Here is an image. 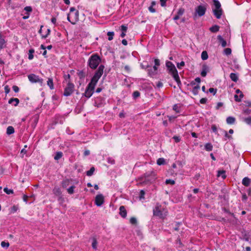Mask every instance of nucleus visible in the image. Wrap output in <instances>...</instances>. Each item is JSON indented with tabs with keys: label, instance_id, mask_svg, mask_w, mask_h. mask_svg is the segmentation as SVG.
I'll list each match as a JSON object with an SVG mask.
<instances>
[{
	"label": "nucleus",
	"instance_id": "f257e3e1",
	"mask_svg": "<svg viewBox=\"0 0 251 251\" xmlns=\"http://www.w3.org/2000/svg\"><path fill=\"white\" fill-rule=\"evenodd\" d=\"M153 214L154 216L164 219L168 214V211L161 205L157 203L153 209Z\"/></svg>",
	"mask_w": 251,
	"mask_h": 251
},
{
	"label": "nucleus",
	"instance_id": "f03ea898",
	"mask_svg": "<svg viewBox=\"0 0 251 251\" xmlns=\"http://www.w3.org/2000/svg\"><path fill=\"white\" fill-rule=\"evenodd\" d=\"M101 58L97 53L93 54L88 60V66L92 69H96L101 62Z\"/></svg>",
	"mask_w": 251,
	"mask_h": 251
},
{
	"label": "nucleus",
	"instance_id": "7ed1b4c3",
	"mask_svg": "<svg viewBox=\"0 0 251 251\" xmlns=\"http://www.w3.org/2000/svg\"><path fill=\"white\" fill-rule=\"evenodd\" d=\"M67 20L73 25L76 24L79 20V12L75 7H71L70 12L67 16Z\"/></svg>",
	"mask_w": 251,
	"mask_h": 251
},
{
	"label": "nucleus",
	"instance_id": "20e7f679",
	"mask_svg": "<svg viewBox=\"0 0 251 251\" xmlns=\"http://www.w3.org/2000/svg\"><path fill=\"white\" fill-rule=\"evenodd\" d=\"M144 179V182L145 183H152L157 179V174L153 171H149L144 174L141 177Z\"/></svg>",
	"mask_w": 251,
	"mask_h": 251
},
{
	"label": "nucleus",
	"instance_id": "39448f33",
	"mask_svg": "<svg viewBox=\"0 0 251 251\" xmlns=\"http://www.w3.org/2000/svg\"><path fill=\"white\" fill-rule=\"evenodd\" d=\"M104 69V66L103 65H100L99 66L98 69L96 71L94 75L91 78L90 82L97 84L98 80L101 77V75L103 73V70Z\"/></svg>",
	"mask_w": 251,
	"mask_h": 251
},
{
	"label": "nucleus",
	"instance_id": "423d86ee",
	"mask_svg": "<svg viewBox=\"0 0 251 251\" xmlns=\"http://www.w3.org/2000/svg\"><path fill=\"white\" fill-rule=\"evenodd\" d=\"M207 8L206 5H200L195 8V11L193 14V18L196 20L198 17L203 16L206 12Z\"/></svg>",
	"mask_w": 251,
	"mask_h": 251
},
{
	"label": "nucleus",
	"instance_id": "0eeeda50",
	"mask_svg": "<svg viewBox=\"0 0 251 251\" xmlns=\"http://www.w3.org/2000/svg\"><path fill=\"white\" fill-rule=\"evenodd\" d=\"M29 81L31 83H38L41 86L43 85L44 80L38 75L31 74L27 76Z\"/></svg>",
	"mask_w": 251,
	"mask_h": 251
},
{
	"label": "nucleus",
	"instance_id": "6e6552de",
	"mask_svg": "<svg viewBox=\"0 0 251 251\" xmlns=\"http://www.w3.org/2000/svg\"><path fill=\"white\" fill-rule=\"evenodd\" d=\"M96 84L94 83H90L88 84L86 87L85 91L84 93V95L87 98H90L94 93V89L96 86Z\"/></svg>",
	"mask_w": 251,
	"mask_h": 251
},
{
	"label": "nucleus",
	"instance_id": "1a4fd4ad",
	"mask_svg": "<svg viewBox=\"0 0 251 251\" xmlns=\"http://www.w3.org/2000/svg\"><path fill=\"white\" fill-rule=\"evenodd\" d=\"M75 90V85L69 81L67 83V86L64 89V95L68 97L71 95Z\"/></svg>",
	"mask_w": 251,
	"mask_h": 251
},
{
	"label": "nucleus",
	"instance_id": "9d476101",
	"mask_svg": "<svg viewBox=\"0 0 251 251\" xmlns=\"http://www.w3.org/2000/svg\"><path fill=\"white\" fill-rule=\"evenodd\" d=\"M166 66L168 70V73L172 75L177 72L175 65L171 61H167Z\"/></svg>",
	"mask_w": 251,
	"mask_h": 251
},
{
	"label": "nucleus",
	"instance_id": "9b49d317",
	"mask_svg": "<svg viewBox=\"0 0 251 251\" xmlns=\"http://www.w3.org/2000/svg\"><path fill=\"white\" fill-rule=\"evenodd\" d=\"M104 197L102 194H99L96 196L95 203L98 206H100L104 203Z\"/></svg>",
	"mask_w": 251,
	"mask_h": 251
},
{
	"label": "nucleus",
	"instance_id": "f8f14e48",
	"mask_svg": "<svg viewBox=\"0 0 251 251\" xmlns=\"http://www.w3.org/2000/svg\"><path fill=\"white\" fill-rule=\"evenodd\" d=\"M213 12L214 16L216 17L217 19H220L221 18V16L223 14V10L222 8L217 9H213Z\"/></svg>",
	"mask_w": 251,
	"mask_h": 251
},
{
	"label": "nucleus",
	"instance_id": "ddd939ff",
	"mask_svg": "<svg viewBox=\"0 0 251 251\" xmlns=\"http://www.w3.org/2000/svg\"><path fill=\"white\" fill-rule=\"evenodd\" d=\"M38 120H39V116L37 115H34V116H33L32 117V118L31 119V126L33 128H34L36 127L37 124L38 122Z\"/></svg>",
	"mask_w": 251,
	"mask_h": 251
},
{
	"label": "nucleus",
	"instance_id": "4468645a",
	"mask_svg": "<svg viewBox=\"0 0 251 251\" xmlns=\"http://www.w3.org/2000/svg\"><path fill=\"white\" fill-rule=\"evenodd\" d=\"M119 214L121 216L124 218H126L127 215V211L124 206H121L119 208Z\"/></svg>",
	"mask_w": 251,
	"mask_h": 251
},
{
	"label": "nucleus",
	"instance_id": "2eb2a0df",
	"mask_svg": "<svg viewBox=\"0 0 251 251\" xmlns=\"http://www.w3.org/2000/svg\"><path fill=\"white\" fill-rule=\"evenodd\" d=\"M208 71H209L208 66L206 64L203 65L202 67V71L201 73V75L202 77L206 76L207 73Z\"/></svg>",
	"mask_w": 251,
	"mask_h": 251
},
{
	"label": "nucleus",
	"instance_id": "dca6fc26",
	"mask_svg": "<svg viewBox=\"0 0 251 251\" xmlns=\"http://www.w3.org/2000/svg\"><path fill=\"white\" fill-rule=\"evenodd\" d=\"M217 39L222 47L224 48L227 46L226 41L221 35H218Z\"/></svg>",
	"mask_w": 251,
	"mask_h": 251
},
{
	"label": "nucleus",
	"instance_id": "f3484780",
	"mask_svg": "<svg viewBox=\"0 0 251 251\" xmlns=\"http://www.w3.org/2000/svg\"><path fill=\"white\" fill-rule=\"evenodd\" d=\"M242 184L246 187H248L251 183V180L248 177H245L242 179Z\"/></svg>",
	"mask_w": 251,
	"mask_h": 251
},
{
	"label": "nucleus",
	"instance_id": "a211bd4d",
	"mask_svg": "<svg viewBox=\"0 0 251 251\" xmlns=\"http://www.w3.org/2000/svg\"><path fill=\"white\" fill-rule=\"evenodd\" d=\"M156 3L155 1H152L151 2V5L149 7L148 9L149 11L152 13H154L156 12V10L155 8H154V6L156 5Z\"/></svg>",
	"mask_w": 251,
	"mask_h": 251
},
{
	"label": "nucleus",
	"instance_id": "6ab92c4d",
	"mask_svg": "<svg viewBox=\"0 0 251 251\" xmlns=\"http://www.w3.org/2000/svg\"><path fill=\"white\" fill-rule=\"evenodd\" d=\"M229 77L230 79L234 82H236L238 80V75L236 73H231Z\"/></svg>",
	"mask_w": 251,
	"mask_h": 251
},
{
	"label": "nucleus",
	"instance_id": "aec40b11",
	"mask_svg": "<svg viewBox=\"0 0 251 251\" xmlns=\"http://www.w3.org/2000/svg\"><path fill=\"white\" fill-rule=\"evenodd\" d=\"M15 102L14 104V106H16L18 105V104L19 103V100L18 98H11L8 100V103L9 104H12L13 102Z\"/></svg>",
	"mask_w": 251,
	"mask_h": 251
},
{
	"label": "nucleus",
	"instance_id": "412c9836",
	"mask_svg": "<svg viewBox=\"0 0 251 251\" xmlns=\"http://www.w3.org/2000/svg\"><path fill=\"white\" fill-rule=\"evenodd\" d=\"M5 41L1 33H0V50L3 49L5 46Z\"/></svg>",
	"mask_w": 251,
	"mask_h": 251
},
{
	"label": "nucleus",
	"instance_id": "4be33fe9",
	"mask_svg": "<svg viewBox=\"0 0 251 251\" xmlns=\"http://www.w3.org/2000/svg\"><path fill=\"white\" fill-rule=\"evenodd\" d=\"M200 89V86L199 84H197L196 86H195L192 90V92L194 94V95L196 96L198 94L199 91Z\"/></svg>",
	"mask_w": 251,
	"mask_h": 251
},
{
	"label": "nucleus",
	"instance_id": "5701e85b",
	"mask_svg": "<svg viewBox=\"0 0 251 251\" xmlns=\"http://www.w3.org/2000/svg\"><path fill=\"white\" fill-rule=\"evenodd\" d=\"M47 85L50 87V90L54 89V84L53 82V79L52 78H49L47 81Z\"/></svg>",
	"mask_w": 251,
	"mask_h": 251
},
{
	"label": "nucleus",
	"instance_id": "b1692460",
	"mask_svg": "<svg viewBox=\"0 0 251 251\" xmlns=\"http://www.w3.org/2000/svg\"><path fill=\"white\" fill-rule=\"evenodd\" d=\"M53 194L57 196H59L61 195L62 192L61 189L58 187H54L53 189Z\"/></svg>",
	"mask_w": 251,
	"mask_h": 251
},
{
	"label": "nucleus",
	"instance_id": "393cba45",
	"mask_svg": "<svg viewBox=\"0 0 251 251\" xmlns=\"http://www.w3.org/2000/svg\"><path fill=\"white\" fill-rule=\"evenodd\" d=\"M220 26L218 25H214L210 27L209 30L211 32L216 33L219 30Z\"/></svg>",
	"mask_w": 251,
	"mask_h": 251
},
{
	"label": "nucleus",
	"instance_id": "a878e982",
	"mask_svg": "<svg viewBox=\"0 0 251 251\" xmlns=\"http://www.w3.org/2000/svg\"><path fill=\"white\" fill-rule=\"evenodd\" d=\"M226 123L228 124H233L235 122V118L233 117H228L226 120Z\"/></svg>",
	"mask_w": 251,
	"mask_h": 251
},
{
	"label": "nucleus",
	"instance_id": "bb28decb",
	"mask_svg": "<svg viewBox=\"0 0 251 251\" xmlns=\"http://www.w3.org/2000/svg\"><path fill=\"white\" fill-rule=\"evenodd\" d=\"M204 149L206 151H211L213 150V146L210 143H207L204 145Z\"/></svg>",
	"mask_w": 251,
	"mask_h": 251
},
{
	"label": "nucleus",
	"instance_id": "cd10ccee",
	"mask_svg": "<svg viewBox=\"0 0 251 251\" xmlns=\"http://www.w3.org/2000/svg\"><path fill=\"white\" fill-rule=\"evenodd\" d=\"M15 130L12 126H9L6 129V133L8 135H10L14 133Z\"/></svg>",
	"mask_w": 251,
	"mask_h": 251
},
{
	"label": "nucleus",
	"instance_id": "c85d7f7f",
	"mask_svg": "<svg viewBox=\"0 0 251 251\" xmlns=\"http://www.w3.org/2000/svg\"><path fill=\"white\" fill-rule=\"evenodd\" d=\"M218 176H221L223 179L226 178V171L224 170H219L218 171Z\"/></svg>",
	"mask_w": 251,
	"mask_h": 251
},
{
	"label": "nucleus",
	"instance_id": "c756f323",
	"mask_svg": "<svg viewBox=\"0 0 251 251\" xmlns=\"http://www.w3.org/2000/svg\"><path fill=\"white\" fill-rule=\"evenodd\" d=\"M63 156V153L61 151H58L56 153L54 157V159L55 160L60 159Z\"/></svg>",
	"mask_w": 251,
	"mask_h": 251
},
{
	"label": "nucleus",
	"instance_id": "7c9ffc66",
	"mask_svg": "<svg viewBox=\"0 0 251 251\" xmlns=\"http://www.w3.org/2000/svg\"><path fill=\"white\" fill-rule=\"evenodd\" d=\"M215 9H219L221 8V5L220 2L218 0H213Z\"/></svg>",
	"mask_w": 251,
	"mask_h": 251
},
{
	"label": "nucleus",
	"instance_id": "2f4dec72",
	"mask_svg": "<svg viewBox=\"0 0 251 251\" xmlns=\"http://www.w3.org/2000/svg\"><path fill=\"white\" fill-rule=\"evenodd\" d=\"M208 57L207 52L206 51H203L201 52V58L203 60H206Z\"/></svg>",
	"mask_w": 251,
	"mask_h": 251
},
{
	"label": "nucleus",
	"instance_id": "473e14b6",
	"mask_svg": "<svg viewBox=\"0 0 251 251\" xmlns=\"http://www.w3.org/2000/svg\"><path fill=\"white\" fill-rule=\"evenodd\" d=\"M107 35L108 36V40L109 41H111L113 39L114 32L113 31H108L107 33Z\"/></svg>",
	"mask_w": 251,
	"mask_h": 251
},
{
	"label": "nucleus",
	"instance_id": "72a5a7b5",
	"mask_svg": "<svg viewBox=\"0 0 251 251\" xmlns=\"http://www.w3.org/2000/svg\"><path fill=\"white\" fill-rule=\"evenodd\" d=\"M231 52H232L231 49L229 48H226L224 50V54L227 55V56L230 55L231 54Z\"/></svg>",
	"mask_w": 251,
	"mask_h": 251
},
{
	"label": "nucleus",
	"instance_id": "f704fd0d",
	"mask_svg": "<svg viewBox=\"0 0 251 251\" xmlns=\"http://www.w3.org/2000/svg\"><path fill=\"white\" fill-rule=\"evenodd\" d=\"M222 210L225 213H226L228 214L229 215H230V216L233 217L234 218H236L234 213L230 212L228 209H226L225 207H223V208H222Z\"/></svg>",
	"mask_w": 251,
	"mask_h": 251
},
{
	"label": "nucleus",
	"instance_id": "c9c22d12",
	"mask_svg": "<svg viewBox=\"0 0 251 251\" xmlns=\"http://www.w3.org/2000/svg\"><path fill=\"white\" fill-rule=\"evenodd\" d=\"M70 183V180L68 179L63 180L62 182V186L63 188H66Z\"/></svg>",
	"mask_w": 251,
	"mask_h": 251
},
{
	"label": "nucleus",
	"instance_id": "e433bc0d",
	"mask_svg": "<svg viewBox=\"0 0 251 251\" xmlns=\"http://www.w3.org/2000/svg\"><path fill=\"white\" fill-rule=\"evenodd\" d=\"M34 52V50L32 49H30L29 50L28 52V59L29 60H32L33 58V53Z\"/></svg>",
	"mask_w": 251,
	"mask_h": 251
},
{
	"label": "nucleus",
	"instance_id": "4c0bfd02",
	"mask_svg": "<svg viewBox=\"0 0 251 251\" xmlns=\"http://www.w3.org/2000/svg\"><path fill=\"white\" fill-rule=\"evenodd\" d=\"M95 171V168L92 167L90 168V169L86 172V175L87 176H91Z\"/></svg>",
	"mask_w": 251,
	"mask_h": 251
},
{
	"label": "nucleus",
	"instance_id": "58836bf2",
	"mask_svg": "<svg viewBox=\"0 0 251 251\" xmlns=\"http://www.w3.org/2000/svg\"><path fill=\"white\" fill-rule=\"evenodd\" d=\"M148 72L149 75L151 77L153 76L154 75H155L157 74L156 72H154L153 70H152V68H150V69H149L148 70Z\"/></svg>",
	"mask_w": 251,
	"mask_h": 251
},
{
	"label": "nucleus",
	"instance_id": "ea45409f",
	"mask_svg": "<svg viewBox=\"0 0 251 251\" xmlns=\"http://www.w3.org/2000/svg\"><path fill=\"white\" fill-rule=\"evenodd\" d=\"M97 241L96 238L94 237L93 238V241L92 243V246L94 249H96L97 248Z\"/></svg>",
	"mask_w": 251,
	"mask_h": 251
},
{
	"label": "nucleus",
	"instance_id": "a19ab883",
	"mask_svg": "<svg viewBox=\"0 0 251 251\" xmlns=\"http://www.w3.org/2000/svg\"><path fill=\"white\" fill-rule=\"evenodd\" d=\"M165 161L163 158H159L157 160V164L158 165H161L165 164Z\"/></svg>",
	"mask_w": 251,
	"mask_h": 251
},
{
	"label": "nucleus",
	"instance_id": "79ce46f5",
	"mask_svg": "<svg viewBox=\"0 0 251 251\" xmlns=\"http://www.w3.org/2000/svg\"><path fill=\"white\" fill-rule=\"evenodd\" d=\"M130 223L133 225H136L137 224V221L136 218L133 217H131L129 220Z\"/></svg>",
	"mask_w": 251,
	"mask_h": 251
},
{
	"label": "nucleus",
	"instance_id": "37998d69",
	"mask_svg": "<svg viewBox=\"0 0 251 251\" xmlns=\"http://www.w3.org/2000/svg\"><path fill=\"white\" fill-rule=\"evenodd\" d=\"M171 75L176 81L180 79L179 76L178 74V72H176L175 73L172 74Z\"/></svg>",
	"mask_w": 251,
	"mask_h": 251
},
{
	"label": "nucleus",
	"instance_id": "c03bdc74",
	"mask_svg": "<svg viewBox=\"0 0 251 251\" xmlns=\"http://www.w3.org/2000/svg\"><path fill=\"white\" fill-rule=\"evenodd\" d=\"M184 12H185V10L184 8H180L178 9L176 15L180 17V16H182L184 14Z\"/></svg>",
	"mask_w": 251,
	"mask_h": 251
},
{
	"label": "nucleus",
	"instance_id": "a18cd8bd",
	"mask_svg": "<svg viewBox=\"0 0 251 251\" xmlns=\"http://www.w3.org/2000/svg\"><path fill=\"white\" fill-rule=\"evenodd\" d=\"M75 188V186L74 185H72L70 187L67 189V192L69 194H73L74 193V189Z\"/></svg>",
	"mask_w": 251,
	"mask_h": 251
},
{
	"label": "nucleus",
	"instance_id": "49530a36",
	"mask_svg": "<svg viewBox=\"0 0 251 251\" xmlns=\"http://www.w3.org/2000/svg\"><path fill=\"white\" fill-rule=\"evenodd\" d=\"M4 192L8 195L13 193V190L12 189H9L7 187H5L3 189Z\"/></svg>",
	"mask_w": 251,
	"mask_h": 251
},
{
	"label": "nucleus",
	"instance_id": "de8ad7c7",
	"mask_svg": "<svg viewBox=\"0 0 251 251\" xmlns=\"http://www.w3.org/2000/svg\"><path fill=\"white\" fill-rule=\"evenodd\" d=\"M176 66L178 69H181L185 66V62L183 61H182L180 63H177Z\"/></svg>",
	"mask_w": 251,
	"mask_h": 251
},
{
	"label": "nucleus",
	"instance_id": "09e8293b",
	"mask_svg": "<svg viewBox=\"0 0 251 251\" xmlns=\"http://www.w3.org/2000/svg\"><path fill=\"white\" fill-rule=\"evenodd\" d=\"M78 75L80 79H82L85 77V74L83 71H81L78 72Z\"/></svg>",
	"mask_w": 251,
	"mask_h": 251
},
{
	"label": "nucleus",
	"instance_id": "8fccbe9b",
	"mask_svg": "<svg viewBox=\"0 0 251 251\" xmlns=\"http://www.w3.org/2000/svg\"><path fill=\"white\" fill-rule=\"evenodd\" d=\"M244 121L248 125L251 124V116L244 118Z\"/></svg>",
	"mask_w": 251,
	"mask_h": 251
},
{
	"label": "nucleus",
	"instance_id": "3c124183",
	"mask_svg": "<svg viewBox=\"0 0 251 251\" xmlns=\"http://www.w3.org/2000/svg\"><path fill=\"white\" fill-rule=\"evenodd\" d=\"M165 183L166 184L174 185L175 184V181L174 180L169 179H166Z\"/></svg>",
	"mask_w": 251,
	"mask_h": 251
},
{
	"label": "nucleus",
	"instance_id": "603ef678",
	"mask_svg": "<svg viewBox=\"0 0 251 251\" xmlns=\"http://www.w3.org/2000/svg\"><path fill=\"white\" fill-rule=\"evenodd\" d=\"M208 92L211 93H213V95H215L217 92V89L213 88H210L208 90Z\"/></svg>",
	"mask_w": 251,
	"mask_h": 251
},
{
	"label": "nucleus",
	"instance_id": "864d4df0",
	"mask_svg": "<svg viewBox=\"0 0 251 251\" xmlns=\"http://www.w3.org/2000/svg\"><path fill=\"white\" fill-rule=\"evenodd\" d=\"M1 246L3 248H8L9 246V243L5 241H2L1 242Z\"/></svg>",
	"mask_w": 251,
	"mask_h": 251
},
{
	"label": "nucleus",
	"instance_id": "5fc2aeb1",
	"mask_svg": "<svg viewBox=\"0 0 251 251\" xmlns=\"http://www.w3.org/2000/svg\"><path fill=\"white\" fill-rule=\"evenodd\" d=\"M173 139L175 140L176 143H178L180 141L181 138L179 136H174L173 137Z\"/></svg>",
	"mask_w": 251,
	"mask_h": 251
},
{
	"label": "nucleus",
	"instance_id": "6e6d98bb",
	"mask_svg": "<svg viewBox=\"0 0 251 251\" xmlns=\"http://www.w3.org/2000/svg\"><path fill=\"white\" fill-rule=\"evenodd\" d=\"M127 29V26L126 25H123L121 26V30L122 32H126Z\"/></svg>",
	"mask_w": 251,
	"mask_h": 251
},
{
	"label": "nucleus",
	"instance_id": "4d7b16f0",
	"mask_svg": "<svg viewBox=\"0 0 251 251\" xmlns=\"http://www.w3.org/2000/svg\"><path fill=\"white\" fill-rule=\"evenodd\" d=\"M140 93L138 91H135L133 93V97L136 99L140 96Z\"/></svg>",
	"mask_w": 251,
	"mask_h": 251
},
{
	"label": "nucleus",
	"instance_id": "13d9d810",
	"mask_svg": "<svg viewBox=\"0 0 251 251\" xmlns=\"http://www.w3.org/2000/svg\"><path fill=\"white\" fill-rule=\"evenodd\" d=\"M181 224V223H180V222H176V226L174 228V230L175 231H178L179 230V226H180V225Z\"/></svg>",
	"mask_w": 251,
	"mask_h": 251
},
{
	"label": "nucleus",
	"instance_id": "bf43d9fd",
	"mask_svg": "<svg viewBox=\"0 0 251 251\" xmlns=\"http://www.w3.org/2000/svg\"><path fill=\"white\" fill-rule=\"evenodd\" d=\"M145 195V191L143 190H141L140 192V199H144V196Z\"/></svg>",
	"mask_w": 251,
	"mask_h": 251
},
{
	"label": "nucleus",
	"instance_id": "052dcab7",
	"mask_svg": "<svg viewBox=\"0 0 251 251\" xmlns=\"http://www.w3.org/2000/svg\"><path fill=\"white\" fill-rule=\"evenodd\" d=\"M173 109L175 111L176 113H179V110L178 109V106L176 104L174 105L173 107Z\"/></svg>",
	"mask_w": 251,
	"mask_h": 251
},
{
	"label": "nucleus",
	"instance_id": "680f3d73",
	"mask_svg": "<svg viewBox=\"0 0 251 251\" xmlns=\"http://www.w3.org/2000/svg\"><path fill=\"white\" fill-rule=\"evenodd\" d=\"M4 89L5 93L6 94H8L9 93L10 89L8 85L5 86Z\"/></svg>",
	"mask_w": 251,
	"mask_h": 251
},
{
	"label": "nucleus",
	"instance_id": "e2e57ef3",
	"mask_svg": "<svg viewBox=\"0 0 251 251\" xmlns=\"http://www.w3.org/2000/svg\"><path fill=\"white\" fill-rule=\"evenodd\" d=\"M207 99L205 98H202L200 100V102L201 104H205L207 102Z\"/></svg>",
	"mask_w": 251,
	"mask_h": 251
},
{
	"label": "nucleus",
	"instance_id": "0e129e2a",
	"mask_svg": "<svg viewBox=\"0 0 251 251\" xmlns=\"http://www.w3.org/2000/svg\"><path fill=\"white\" fill-rule=\"evenodd\" d=\"M24 10L27 12H31L32 9L31 6H26L25 7Z\"/></svg>",
	"mask_w": 251,
	"mask_h": 251
},
{
	"label": "nucleus",
	"instance_id": "69168bd1",
	"mask_svg": "<svg viewBox=\"0 0 251 251\" xmlns=\"http://www.w3.org/2000/svg\"><path fill=\"white\" fill-rule=\"evenodd\" d=\"M161 6L162 7L166 6L167 0H160Z\"/></svg>",
	"mask_w": 251,
	"mask_h": 251
},
{
	"label": "nucleus",
	"instance_id": "338daca9",
	"mask_svg": "<svg viewBox=\"0 0 251 251\" xmlns=\"http://www.w3.org/2000/svg\"><path fill=\"white\" fill-rule=\"evenodd\" d=\"M12 88H13V91L15 93H18L19 91V87L17 86L14 85L12 87Z\"/></svg>",
	"mask_w": 251,
	"mask_h": 251
},
{
	"label": "nucleus",
	"instance_id": "774afa93",
	"mask_svg": "<svg viewBox=\"0 0 251 251\" xmlns=\"http://www.w3.org/2000/svg\"><path fill=\"white\" fill-rule=\"evenodd\" d=\"M211 129L214 132H215V133H217V128L215 125L212 126Z\"/></svg>",
	"mask_w": 251,
	"mask_h": 251
}]
</instances>
